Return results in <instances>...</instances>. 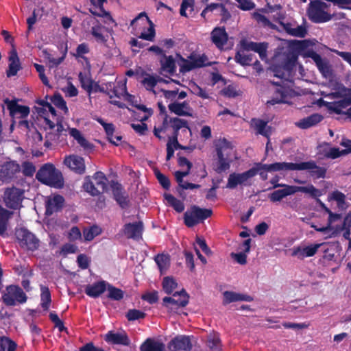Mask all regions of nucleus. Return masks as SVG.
Segmentation results:
<instances>
[{
	"mask_svg": "<svg viewBox=\"0 0 351 351\" xmlns=\"http://www.w3.org/2000/svg\"><path fill=\"white\" fill-rule=\"evenodd\" d=\"M79 80L83 88L89 93L101 92L106 93L110 98V103L123 108L126 107L125 102L134 106L135 98L129 94L126 90V79L117 80L114 83L106 82L99 84L91 80L88 76L82 73L79 74Z\"/></svg>",
	"mask_w": 351,
	"mask_h": 351,
	"instance_id": "f257e3e1",
	"label": "nucleus"
},
{
	"mask_svg": "<svg viewBox=\"0 0 351 351\" xmlns=\"http://www.w3.org/2000/svg\"><path fill=\"white\" fill-rule=\"evenodd\" d=\"M38 106L36 107L38 115V121L44 126L45 130H50L45 136V146L49 148L54 142H56L59 135L63 132L62 124V118L57 114L55 109L49 103L40 100L37 102Z\"/></svg>",
	"mask_w": 351,
	"mask_h": 351,
	"instance_id": "f03ea898",
	"label": "nucleus"
},
{
	"mask_svg": "<svg viewBox=\"0 0 351 351\" xmlns=\"http://www.w3.org/2000/svg\"><path fill=\"white\" fill-rule=\"evenodd\" d=\"M217 157L213 163L214 170L221 173L228 171L232 163L237 159V154L232 144L226 138H219L214 142Z\"/></svg>",
	"mask_w": 351,
	"mask_h": 351,
	"instance_id": "7ed1b4c3",
	"label": "nucleus"
},
{
	"mask_svg": "<svg viewBox=\"0 0 351 351\" xmlns=\"http://www.w3.org/2000/svg\"><path fill=\"white\" fill-rule=\"evenodd\" d=\"M82 32L86 37L91 36L97 43L109 47L108 40L112 36V29L102 25L95 17L89 16L82 23Z\"/></svg>",
	"mask_w": 351,
	"mask_h": 351,
	"instance_id": "20e7f679",
	"label": "nucleus"
},
{
	"mask_svg": "<svg viewBox=\"0 0 351 351\" xmlns=\"http://www.w3.org/2000/svg\"><path fill=\"white\" fill-rule=\"evenodd\" d=\"M162 96L169 101L168 109L178 116L192 117L193 108L191 107L189 101H183L187 94L185 91L178 92V90H165L161 89Z\"/></svg>",
	"mask_w": 351,
	"mask_h": 351,
	"instance_id": "39448f33",
	"label": "nucleus"
},
{
	"mask_svg": "<svg viewBox=\"0 0 351 351\" xmlns=\"http://www.w3.org/2000/svg\"><path fill=\"white\" fill-rule=\"evenodd\" d=\"M240 44L243 50L237 52L235 60L242 65H249L252 61V55L247 54L245 51L257 52L262 60L265 59L267 56V44L265 43H254L247 40H242Z\"/></svg>",
	"mask_w": 351,
	"mask_h": 351,
	"instance_id": "423d86ee",
	"label": "nucleus"
},
{
	"mask_svg": "<svg viewBox=\"0 0 351 351\" xmlns=\"http://www.w3.org/2000/svg\"><path fill=\"white\" fill-rule=\"evenodd\" d=\"M36 178L42 183L55 188H62L64 184L61 173L50 163L45 164L39 169Z\"/></svg>",
	"mask_w": 351,
	"mask_h": 351,
	"instance_id": "0eeeda50",
	"label": "nucleus"
},
{
	"mask_svg": "<svg viewBox=\"0 0 351 351\" xmlns=\"http://www.w3.org/2000/svg\"><path fill=\"white\" fill-rule=\"evenodd\" d=\"M260 171L258 163L249 170L242 173H232L228 178L226 188L234 189L238 186H251L252 178L258 174Z\"/></svg>",
	"mask_w": 351,
	"mask_h": 351,
	"instance_id": "6e6552de",
	"label": "nucleus"
},
{
	"mask_svg": "<svg viewBox=\"0 0 351 351\" xmlns=\"http://www.w3.org/2000/svg\"><path fill=\"white\" fill-rule=\"evenodd\" d=\"M307 14L309 19L314 23H324L331 19L328 5L320 1H311Z\"/></svg>",
	"mask_w": 351,
	"mask_h": 351,
	"instance_id": "1a4fd4ad",
	"label": "nucleus"
},
{
	"mask_svg": "<svg viewBox=\"0 0 351 351\" xmlns=\"http://www.w3.org/2000/svg\"><path fill=\"white\" fill-rule=\"evenodd\" d=\"M1 299L6 306H13L25 303L27 296L21 287L10 285L1 292Z\"/></svg>",
	"mask_w": 351,
	"mask_h": 351,
	"instance_id": "9d476101",
	"label": "nucleus"
},
{
	"mask_svg": "<svg viewBox=\"0 0 351 351\" xmlns=\"http://www.w3.org/2000/svg\"><path fill=\"white\" fill-rule=\"evenodd\" d=\"M328 95L329 94L325 95L324 93H322V95L332 99L328 96ZM338 99H341L334 102H328L323 99H320L319 101V104L320 106H325L330 112H334L337 114H346L349 117H351V107L347 109V108L351 105L350 97L344 96L343 97H339Z\"/></svg>",
	"mask_w": 351,
	"mask_h": 351,
	"instance_id": "9b49d317",
	"label": "nucleus"
},
{
	"mask_svg": "<svg viewBox=\"0 0 351 351\" xmlns=\"http://www.w3.org/2000/svg\"><path fill=\"white\" fill-rule=\"evenodd\" d=\"M212 213L210 209L200 208L194 206L185 212L184 215V223L186 226L193 227L210 217Z\"/></svg>",
	"mask_w": 351,
	"mask_h": 351,
	"instance_id": "f8f14e48",
	"label": "nucleus"
},
{
	"mask_svg": "<svg viewBox=\"0 0 351 351\" xmlns=\"http://www.w3.org/2000/svg\"><path fill=\"white\" fill-rule=\"evenodd\" d=\"M296 57L287 56L282 66H273L272 71L274 75L281 80L291 83L293 77V70L295 66Z\"/></svg>",
	"mask_w": 351,
	"mask_h": 351,
	"instance_id": "ddd939ff",
	"label": "nucleus"
},
{
	"mask_svg": "<svg viewBox=\"0 0 351 351\" xmlns=\"http://www.w3.org/2000/svg\"><path fill=\"white\" fill-rule=\"evenodd\" d=\"M178 64L181 73H186L206 64L205 57L195 53L191 54L187 58H184L180 55H178Z\"/></svg>",
	"mask_w": 351,
	"mask_h": 351,
	"instance_id": "4468645a",
	"label": "nucleus"
},
{
	"mask_svg": "<svg viewBox=\"0 0 351 351\" xmlns=\"http://www.w3.org/2000/svg\"><path fill=\"white\" fill-rule=\"evenodd\" d=\"M180 167L186 169L183 171H177L174 173L175 178L180 187L183 189H194L199 187V185L184 182L183 178L188 176L192 167V163L184 157H180L178 159Z\"/></svg>",
	"mask_w": 351,
	"mask_h": 351,
	"instance_id": "2eb2a0df",
	"label": "nucleus"
},
{
	"mask_svg": "<svg viewBox=\"0 0 351 351\" xmlns=\"http://www.w3.org/2000/svg\"><path fill=\"white\" fill-rule=\"evenodd\" d=\"M24 199V190L16 187L8 188L5 190L3 200L7 207L18 209L21 206Z\"/></svg>",
	"mask_w": 351,
	"mask_h": 351,
	"instance_id": "dca6fc26",
	"label": "nucleus"
},
{
	"mask_svg": "<svg viewBox=\"0 0 351 351\" xmlns=\"http://www.w3.org/2000/svg\"><path fill=\"white\" fill-rule=\"evenodd\" d=\"M303 56L311 58L315 62L323 77L330 79L332 77L333 71L331 65L326 59H322L315 51L311 49L306 50L304 51Z\"/></svg>",
	"mask_w": 351,
	"mask_h": 351,
	"instance_id": "f3484780",
	"label": "nucleus"
},
{
	"mask_svg": "<svg viewBox=\"0 0 351 351\" xmlns=\"http://www.w3.org/2000/svg\"><path fill=\"white\" fill-rule=\"evenodd\" d=\"M280 28L290 36L304 38L306 34V27L304 25H299L294 19L282 20L279 24Z\"/></svg>",
	"mask_w": 351,
	"mask_h": 351,
	"instance_id": "a211bd4d",
	"label": "nucleus"
},
{
	"mask_svg": "<svg viewBox=\"0 0 351 351\" xmlns=\"http://www.w3.org/2000/svg\"><path fill=\"white\" fill-rule=\"evenodd\" d=\"M16 235L21 247L31 251H34L39 247V240L27 230L20 229Z\"/></svg>",
	"mask_w": 351,
	"mask_h": 351,
	"instance_id": "6ab92c4d",
	"label": "nucleus"
},
{
	"mask_svg": "<svg viewBox=\"0 0 351 351\" xmlns=\"http://www.w3.org/2000/svg\"><path fill=\"white\" fill-rule=\"evenodd\" d=\"M258 167L260 170L264 169L267 172H286L291 171H299L300 169V162L293 163V162H275L269 165L267 164H261L258 163Z\"/></svg>",
	"mask_w": 351,
	"mask_h": 351,
	"instance_id": "aec40b11",
	"label": "nucleus"
},
{
	"mask_svg": "<svg viewBox=\"0 0 351 351\" xmlns=\"http://www.w3.org/2000/svg\"><path fill=\"white\" fill-rule=\"evenodd\" d=\"M189 302V296L184 290L177 291L171 297L163 298L164 305L167 308H173L185 306Z\"/></svg>",
	"mask_w": 351,
	"mask_h": 351,
	"instance_id": "412c9836",
	"label": "nucleus"
},
{
	"mask_svg": "<svg viewBox=\"0 0 351 351\" xmlns=\"http://www.w3.org/2000/svg\"><path fill=\"white\" fill-rule=\"evenodd\" d=\"M104 128L108 140L113 145L117 146L121 144L122 136L115 130V126L112 123H107L101 118L96 119Z\"/></svg>",
	"mask_w": 351,
	"mask_h": 351,
	"instance_id": "4be33fe9",
	"label": "nucleus"
},
{
	"mask_svg": "<svg viewBox=\"0 0 351 351\" xmlns=\"http://www.w3.org/2000/svg\"><path fill=\"white\" fill-rule=\"evenodd\" d=\"M19 171V165L14 162H8L0 165V182H6L12 179Z\"/></svg>",
	"mask_w": 351,
	"mask_h": 351,
	"instance_id": "5701e85b",
	"label": "nucleus"
},
{
	"mask_svg": "<svg viewBox=\"0 0 351 351\" xmlns=\"http://www.w3.org/2000/svg\"><path fill=\"white\" fill-rule=\"evenodd\" d=\"M64 164L72 171L82 174L85 171L84 158L77 155H69L65 157Z\"/></svg>",
	"mask_w": 351,
	"mask_h": 351,
	"instance_id": "b1692460",
	"label": "nucleus"
},
{
	"mask_svg": "<svg viewBox=\"0 0 351 351\" xmlns=\"http://www.w3.org/2000/svg\"><path fill=\"white\" fill-rule=\"evenodd\" d=\"M293 93L289 87L279 85L276 91V96L267 103L274 105L279 103L289 104Z\"/></svg>",
	"mask_w": 351,
	"mask_h": 351,
	"instance_id": "393cba45",
	"label": "nucleus"
},
{
	"mask_svg": "<svg viewBox=\"0 0 351 351\" xmlns=\"http://www.w3.org/2000/svg\"><path fill=\"white\" fill-rule=\"evenodd\" d=\"M308 171L311 176L314 178H323L326 176V169L324 167H319L314 161H307L300 162L299 171Z\"/></svg>",
	"mask_w": 351,
	"mask_h": 351,
	"instance_id": "a878e982",
	"label": "nucleus"
},
{
	"mask_svg": "<svg viewBox=\"0 0 351 351\" xmlns=\"http://www.w3.org/2000/svg\"><path fill=\"white\" fill-rule=\"evenodd\" d=\"M168 348L170 351H191L192 344L189 337L178 336L169 343Z\"/></svg>",
	"mask_w": 351,
	"mask_h": 351,
	"instance_id": "bb28decb",
	"label": "nucleus"
},
{
	"mask_svg": "<svg viewBox=\"0 0 351 351\" xmlns=\"http://www.w3.org/2000/svg\"><path fill=\"white\" fill-rule=\"evenodd\" d=\"M138 108L143 112V115L139 116L138 117L141 123H132L131 126L136 132L138 133L139 134H144L147 130V125L143 123V121H146L149 117H151L153 111L151 108H147L143 105L138 106Z\"/></svg>",
	"mask_w": 351,
	"mask_h": 351,
	"instance_id": "cd10ccee",
	"label": "nucleus"
},
{
	"mask_svg": "<svg viewBox=\"0 0 351 351\" xmlns=\"http://www.w3.org/2000/svg\"><path fill=\"white\" fill-rule=\"evenodd\" d=\"M322 243L312 244L307 246H299L293 248L292 256L303 259L306 257L313 256L316 254Z\"/></svg>",
	"mask_w": 351,
	"mask_h": 351,
	"instance_id": "c85d7f7f",
	"label": "nucleus"
},
{
	"mask_svg": "<svg viewBox=\"0 0 351 351\" xmlns=\"http://www.w3.org/2000/svg\"><path fill=\"white\" fill-rule=\"evenodd\" d=\"M64 202V199L63 197L60 195L48 197L45 203V214L47 215H51L53 213L58 211L63 206Z\"/></svg>",
	"mask_w": 351,
	"mask_h": 351,
	"instance_id": "c756f323",
	"label": "nucleus"
},
{
	"mask_svg": "<svg viewBox=\"0 0 351 351\" xmlns=\"http://www.w3.org/2000/svg\"><path fill=\"white\" fill-rule=\"evenodd\" d=\"M143 225L141 221L130 223L124 226V234L130 239L138 240L142 237Z\"/></svg>",
	"mask_w": 351,
	"mask_h": 351,
	"instance_id": "7c9ffc66",
	"label": "nucleus"
},
{
	"mask_svg": "<svg viewBox=\"0 0 351 351\" xmlns=\"http://www.w3.org/2000/svg\"><path fill=\"white\" fill-rule=\"evenodd\" d=\"M7 106L12 117L25 118L29 114V108L25 106H21L14 101H6Z\"/></svg>",
	"mask_w": 351,
	"mask_h": 351,
	"instance_id": "2f4dec72",
	"label": "nucleus"
},
{
	"mask_svg": "<svg viewBox=\"0 0 351 351\" xmlns=\"http://www.w3.org/2000/svg\"><path fill=\"white\" fill-rule=\"evenodd\" d=\"M211 40L217 47L223 49L228 40V34L225 28L215 27L211 32Z\"/></svg>",
	"mask_w": 351,
	"mask_h": 351,
	"instance_id": "473e14b6",
	"label": "nucleus"
},
{
	"mask_svg": "<svg viewBox=\"0 0 351 351\" xmlns=\"http://www.w3.org/2000/svg\"><path fill=\"white\" fill-rule=\"evenodd\" d=\"M282 189L276 190L269 194V198L271 202H280L286 197L295 194L294 186L284 184Z\"/></svg>",
	"mask_w": 351,
	"mask_h": 351,
	"instance_id": "72a5a7b5",
	"label": "nucleus"
},
{
	"mask_svg": "<svg viewBox=\"0 0 351 351\" xmlns=\"http://www.w3.org/2000/svg\"><path fill=\"white\" fill-rule=\"evenodd\" d=\"M107 285L108 283L104 280L88 285L85 288V293L91 298H97L106 290Z\"/></svg>",
	"mask_w": 351,
	"mask_h": 351,
	"instance_id": "f704fd0d",
	"label": "nucleus"
},
{
	"mask_svg": "<svg viewBox=\"0 0 351 351\" xmlns=\"http://www.w3.org/2000/svg\"><path fill=\"white\" fill-rule=\"evenodd\" d=\"M151 23L152 22L147 14L145 12H141L131 21L130 25L135 31V34H138V32L143 28L145 29L147 26H150Z\"/></svg>",
	"mask_w": 351,
	"mask_h": 351,
	"instance_id": "c9c22d12",
	"label": "nucleus"
},
{
	"mask_svg": "<svg viewBox=\"0 0 351 351\" xmlns=\"http://www.w3.org/2000/svg\"><path fill=\"white\" fill-rule=\"evenodd\" d=\"M263 12L268 14L269 17L277 22L278 25L286 17L285 12L282 11V7L280 5H275L274 6L268 5L263 9Z\"/></svg>",
	"mask_w": 351,
	"mask_h": 351,
	"instance_id": "e433bc0d",
	"label": "nucleus"
},
{
	"mask_svg": "<svg viewBox=\"0 0 351 351\" xmlns=\"http://www.w3.org/2000/svg\"><path fill=\"white\" fill-rule=\"evenodd\" d=\"M91 3L94 6L99 9V12L94 10L93 8L90 9V12L95 16H104L106 18V21H104L108 25H110L111 24H114V21L110 15L109 13L106 12L104 8L103 5L106 1V0H90Z\"/></svg>",
	"mask_w": 351,
	"mask_h": 351,
	"instance_id": "4c0bfd02",
	"label": "nucleus"
},
{
	"mask_svg": "<svg viewBox=\"0 0 351 351\" xmlns=\"http://www.w3.org/2000/svg\"><path fill=\"white\" fill-rule=\"evenodd\" d=\"M341 215L340 214L334 213L332 211L328 213V226H330V229L331 230V233L329 236H326V238H330L334 237L337 233L341 232V230H346V228H343V223L342 225L337 226L335 225V223L337 221L341 220Z\"/></svg>",
	"mask_w": 351,
	"mask_h": 351,
	"instance_id": "58836bf2",
	"label": "nucleus"
},
{
	"mask_svg": "<svg viewBox=\"0 0 351 351\" xmlns=\"http://www.w3.org/2000/svg\"><path fill=\"white\" fill-rule=\"evenodd\" d=\"M169 125L171 127L174 131V136L178 137V133L179 130H181L182 132L187 134L188 133L191 134V130L188 125V122L178 117L175 118H169Z\"/></svg>",
	"mask_w": 351,
	"mask_h": 351,
	"instance_id": "ea45409f",
	"label": "nucleus"
},
{
	"mask_svg": "<svg viewBox=\"0 0 351 351\" xmlns=\"http://www.w3.org/2000/svg\"><path fill=\"white\" fill-rule=\"evenodd\" d=\"M9 66L6 71L8 77L14 76L17 74L21 69V64L18 57L17 52L15 49H12L9 56Z\"/></svg>",
	"mask_w": 351,
	"mask_h": 351,
	"instance_id": "a19ab883",
	"label": "nucleus"
},
{
	"mask_svg": "<svg viewBox=\"0 0 351 351\" xmlns=\"http://www.w3.org/2000/svg\"><path fill=\"white\" fill-rule=\"evenodd\" d=\"M105 340L113 344L128 346L130 343V340L127 335L124 332H114L110 331L106 335Z\"/></svg>",
	"mask_w": 351,
	"mask_h": 351,
	"instance_id": "79ce46f5",
	"label": "nucleus"
},
{
	"mask_svg": "<svg viewBox=\"0 0 351 351\" xmlns=\"http://www.w3.org/2000/svg\"><path fill=\"white\" fill-rule=\"evenodd\" d=\"M328 201H334L340 210H345L348 207V203L346 201V197L343 193L336 190L328 195Z\"/></svg>",
	"mask_w": 351,
	"mask_h": 351,
	"instance_id": "37998d69",
	"label": "nucleus"
},
{
	"mask_svg": "<svg viewBox=\"0 0 351 351\" xmlns=\"http://www.w3.org/2000/svg\"><path fill=\"white\" fill-rule=\"evenodd\" d=\"M158 82L168 83L169 81L159 77L156 78V77L150 75H145L142 80V84L145 88L148 90L152 91L155 95H158L160 92L162 93L161 90L158 91L155 89V87Z\"/></svg>",
	"mask_w": 351,
	"mask_h": 351,
	"instance_id": "c03bdc74",
	"label": "nucleus"
},
{
	"mask_svg": "<svg viewBox=\"0 0 351 351\" xmlns=\"http://www.w3.org/2000/svg\"><path fill=\"white\" fill-rule=\"evenodd\" d=\"M251 125L256 130L257 134L269 137L271 134V128L267 123L259 119H252Z\"/></svg>",
	"mask_w": 351,
	"mask_h": 351,
	"instance_id": "a18cd8bd",
	"label": "nucleus"
},
{
	"mask_svg": "<svg viewBox=\"0 0 351 351\" xmlns=\"http://www.w3.org/2000/svg\"><path fill=\"white\" fill-rule=\"evenodd\" d=\"M253 298L248 295L241 294L228 291H226L223 293V302L226 304L237 301L251 302Z\"/></svg>",
	"mask_w": 351,
	"mask_h": 351,
	"instance_id": "49530a36",
	"label": "nucleus"
},
{
	"mask_svg": "<svg viewBox=\"0 0 351 351\" xmlns=\"http://www.w3.org/2000/svg\"><path fill=\"white\" fill-rule=\"evenodd\" d=\"M176 63L172 56H165L161 60V74L173 75L176 72Z\"/></svg>",
	"mask_w": 351,
	"mask_h": 351,
	"instance_id": "de8ad7c7",
	"label": "nucleus"
},
{
	"mask_svg": "<svg viewBox=\"0 0 351 351\" xmlns=\"http://www.w3.org/2000/svg\"><path fill=\"white\" fill-rule=\"evenodd\" d=\"M323 119V117L319 114H313L297 123V125L302 129H306L313 127L319 123Z\"/></svg>",
	"mask_w": 351,
	"mask_h": 351,
	"instance_id": "09e8293b",
	"label": "nucleus"
},
{
	"mask_svg": "<svg viewBox=\"0 0 351 351\" xmlns=\"http://www.w3.org/2000/svg\"><path fill=\"white\" fill-rule=\"evenodd\" d=\"M12 213L0 205V235H3L8 228V221Z\"/></svg>",
	"mask_w": 351,
	"mask_h": 351,
	"instance_id": "8fccbe9b",
	"label": "nucleus"
},
{
	"mask_svg": "<svg viewBox=\"0 0 351 351\" xmlns=\"http://www.w3.org/2000/svg\"><path fill=\"white\" fill-rule=\"evenodd\" d=\"M141 351H165V345L157 341L147 339L141 346Z\"/></svg>",
	"mask_w": 351,
	"mask_h": 351,
	"instance_id": "3c124183",
	"label": "nucleus"
},
{
	"mask_svg": "<svg viewBox=\"0 0 351 351\" xmlns=\"http://www.w3.org/2000/svg\"><path fill=\"white\" fill-rule=\"evenodd\" d=\"M154 260L160 274H165L170 266V256L165 254H158L155 256Z\"/></svg>",
	"mask_w": 351,
	"mask_h": 351,
	"instance_id": "603ef678",
	"label": "nucleus"
},
{
	"mask_svg": "<svg viewBox=\"0 0 351 351\" xmlns=\"http://www.w3.org/2000/svg\"><path fill=\"white\" fill-rule=\"evenodd\" d=\"M69 134L84 149L91 148V144L84 138L81 132L76 128H69Z\"/></svg>",
	"mask_w": 351,
	"mask_h": 351,
	"instance_id": "864d4df0",
	"label": "nucleus"
},
{
	"mask_svg": "<svg viewBox=\"0 0 351 351\" xmlns=\"http://www.w3.org/2000/svg\"><path fill=\"white\" fill-rule=\"evenodd\" d=\"M295 193L302 192L310 195L312 197L317 198L323 195L322 191L316 189L313 184H308L306 186H294Z\"/></svg>",
	"mask_w": 351,
	"mask_h": 351,
	"instance_id": "5fc2aeb1",
	"label": "nucleus"
},
{
	"mask_svg": "<svg viewBox=\"0 0 351 351\" xmlns=\"http://www.w3.org/2000/svg\"><path fill=\"white\" fill-rule=\"evenodd\" d=\"M295 193L302 192L310 195L312 197L317 198L323 195L322 191L316 189L313 184H308L306 186H294Z\"/></svg>",
	"mask_w": 351,
	"mask_h": 351,
	"instance_id": "6e6d98bb",
	"label": "nucleus"
},
{
	"mask_svg": "<svg viewBox=\"0 0 351 351\" xmlns=\"http://www.w3.org/2000/svg\"><path fill=\"white\" fill-rule=\"evenodd\" d=\"M93 182L96 184L97 187L99 189L101 193L104 192L108 185V180L104 173L101 171L96 172L93 177Z\"/></svg>",
	"mask_w": 351,
	"mask_h": 351,
	"instance_id": "4d7b16f0",
	"label": "nucleus"
},
{
	"mask_svg": "<svg viewBox=\"0 0 351 351\" xmlns=\"http://www.w3.org/2000/svg\"><path fill=\"white\" fill-rule=\"evenodd\" d=\"M41 306L45 310H48L51 302V293L47 287L40 286Z\"/></svg>",
	"mask_w": 351,
	"mask_h": 351,
	"instance_id": "13d9d810",
	"label": "nucleus"
},
{
	"mask_svg": "<svg viewBox=\"0 0 351 351\" xmlns=\"http://www.w3.org/2000/svg\"><path fill=\"white\" fill-rule=\"evenodd\" d=\"M138 34L139 35V38L147 41H153L156 36L154 23H151L150 26L146 27L145 29L143 28L141 31L138 32Z\"/></svg>",
	"mask_w": 351,
	"mask_h": 351,
	"instance_id": "bf43d9fd",
	"label": "nucleus"
},
{
	"mask_svg": "<svg viewBox=\"0 0 351 351\" xmlns=\"http://www.w3.org/2000/svg\"><path fill=\"white\" fill-rule=\"evenodd\" d=\"M177 287L178 283L173 277L167 276L163 278L162 288L166 293L171 294L177 288Z\"/></svg>",
	"mask_w": 351,
	"mask_h": 351,
	"instance_id": "052dcab7",
	"label": "nucleus"
},
{
	"mask_svg": "<svg viewBox=\"0 0 351 351\" xmlns=\"http://www.w3.org/2000/svg\"><path fill=\"white\" fill-rule=\"evenodd\" d=\"M207 346L210 351H221V342L218 335H210L208 337Z\"/></svg>",
	"mask_w": 351,
	"mask_h": 351,
	"instance_id": "680f3d73",
	"label": "nucleus"
},
{
	"mask_svg": "<svg viewBox=\"0 0 351 351\" xmlns=\"http://www.w3.org/2000/svg\"><path fill=\"white\" fill-rule=\"evenodd\" d=\"M101 232V229L97 226H94L89 228L84 229L83 231V236L86 241H92L95 237L100 234Z\"/></svg>",
	"mask_w": 351,
	"mask_h": 351,
	"instance_id": "e2e57ef3",
	"label": "nucleus"
},
{
	"mask_svg": "<svg viewBox=\"0 0 351 351\" xmlns=\"http://www.w3.org/2000/svg\"><path fill=\"white\" fill-rule=\"evenodd\" d=\"M195 0H182L180 7V14L184 16H188L194 9Z\"/></svg>",
	"mask_w": 351,
	"mask_h": 351,
	"instance_id": "0e129e2a",
	"label": "nucleus"
},
{
	"mask_svg": "<svg viewBox=\"0 0 351 351\" xmlns=\"http://www.w3.org/2000/svg\"><path fill=\"white\" fill-rule=\"evenodd\" d=\"M16 344L10 339L3 337L0 338V351H15Z\"/></svg>",
	"mask_w": 351,
	"mask_h": 351,
	"instance_id": "69168bd1",
	"label": "nucleus"
},
{
	"mask_svg": "<svg viewBox=\"0 0 351 351\" xmlns=\"http://www.w3.org/2000/svg\"><path fill=\"white\" fill-rule=\"evenodd\" d=\"M84 189L93 196L98 195L101 193L96 184L92 182L89 178H86L83 184Z\"/></svg>",
	"mask_w": 351,
	"mask_h": 351,
	"instance_id": "338daca9",
	"label": "nucleus"
},
{
	"mask_svg": "<svg viewBox=\"0 0 351 351\" xmlns=\"http://www.w3.org/2000/svg\"><path fill=\"white\" fill-rule=\"evenodd\" d=\"M343 228H346L343 237L346 239H350L349 248L351 250V212L346 216L343 220Z\"/></svg>",
	"mask_w": 351,
	"mask_h": 351,
	"instance_id": "774afa93",
	"label": "nucleus"
}]
</instances>
